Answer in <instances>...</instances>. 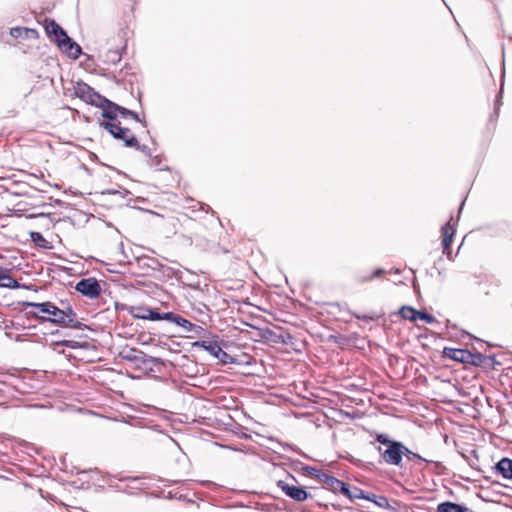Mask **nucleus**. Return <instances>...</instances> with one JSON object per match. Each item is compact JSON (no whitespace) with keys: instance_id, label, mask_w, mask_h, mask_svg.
I'll use <instances>...</instances> for the list:
<instances>
[{"instance_id":"30","label":"nucleus","mask_w":512,"mask_h":512,"mask_svg":"<svg viewBox=\"0 0 512 512\" xmlns=\"http://www.w3.org/2000/svg\"><path fill=\"white\" fill-rule=\"evenodd\" d=\"M303 470L305 471V473L307 475L316 478L317 480H319V482L321 481V478H322L321 474H326L325 472L318 470L315 467H311V466H307V465L303 466Z\"/></svg>"},{"instance_id":"9","label":"nucleus","mask_w":512,"mask_h":512,"mask_svg":"<svg viewBox=\"0 0 512 512\" xmlns=\"http://www.w3.org/2000/svg\"><path fill=\"white\" fill-rule=\"evenodd\" d=\"M65 38L63 41L58 43L57 47L63 53H65L71 59H78L82 54V49L79 44H77L72 38L68 36V34L64 35Z\"/></svg>"},{"instance_id":"41","label":"nucleus","mask_w":512,"mask_h":512,"mask_svg":"<svg viewBox=\"0 0 512 512\" xmlns=\"http://www.w3.org/2000/svg\"><path fill=\"white\" fill-rule=\"evenodd\" d=\"M59 333H60V331H59V330H55V331H52V332H51V334H52V335H56V334H59Z\"/></svg>"},{"instance_id":"42","label":"nucleus","mask_w":512,"mask_h":512,"mask_svg":"<svg viewBox=\"0 0 512 512\" xmlns=\"http://www.w3.org/2000/svg\"><path fill=\"white\" fill-rule=\"evenodd\" d=\"M353 417H354V420L357 418V412L355 410H354Z\"/></svg>"},{"instance_id":"33","label":"nucleus","mask_w":512,"mask_h":512,"mask_svg":"<svg viewBox=\"0 0 512 512\" xmlns=\"http://www.w3.org/2000/svg\"><path fill=\"white\" fill-rule=\"evenodd\" d=\"M148 262L145 264L147 267L153 269V270H159L161 267V264L159 261L155 258L148 257Z\"/></svg>"},{"instance_id":"12","label":"nucleus","mask_w":512,"mask_h":512,"mask_svg":"<svg viewBox=\"0 0 512 512\" xmlns=\"http://www.w3.org/2000/svg\"><path fill=\"white\" fill-rule=\"evenodd\" d=\"M0 287L1 288H9V289H19L25 288V285H21L15 280L10 271L6 268L0 267Z\"/></svg>"},{"instance_id":"14","label":"nucleus","mask_w":512,"mask_h":512,"mask_svg":"<svg viewBox=\"0 0 512 512\" xmlns=\"http://www.w3.org/2000/svg\"><path fill=\"white\" fill-rule=\"evenodd\" d=\"M470 351L467 349H458V348H444V354L446 357L457 361L459 363L466 364Z\"/></svg>"},{"instance_id":"13","label":"nucleus","mask_w":512,"mask_h":512,"mask_svg":"<svg viewBox=\"0 0 512 512\" xmlns=\"http://www.w3.org/2000/svg\"><path fill=\"white\" fill-rule=\"evenodd\" d=\"M454 234H455V229L453 228V226H451V223L450 221L447 222L443 227H442V236H443V240H442V246H443V253L446 254L447 256H449L450 254V245L453 241V237H454Z\"/></svg>"},{"instance_id":"10","label":"nucleus","mask_w":512,"mask_h":512,"mask_svg":"<svg viewBox=\"0 0 512 512\" xmlns=\"http://www.w3.org/2000/svg\"><path fill=\"white\" fill-rule=\"evenodd\" d=\"M138 313L133 316L137 319L150 320V321H161L165 320L166 312H160L157 309L149 307H137Z\"/></svg>"},{"instance_id":"24","label":"nucleus","mask_w":512,"mask_h":512,"mask_svg":"<svg viewBox=\"0 0 512 512\" xmlns=\"http://www.w3.org/2000/svg\"><path fill=\"white\" fill-rule=\"evenodd\" d=\"M87 103L91 104L95 107L102 108L104 106V104H107V103L109 104V99H107L106 97L102 96L101 94H99L98 92L93 90L91 97Z\"/></svg>"},{"instance_id":"21","label":"nucleus","mask_w":512,"mask_h":512,"mask_svg":"<svg viewBox=\"0 0 512 512\" xmlns=\"http://www.w3.org/2000/svg\"><path fill=\"white\" fill-rule=\"evenodd\" d=\"M30 238L31 241L38 247L43 249H51L52 246L50 243L45 239V237L40 232H30Z\"/></svg>"},{"instance_id":"19","label":"nucleus","mask_w":512,"mask_h":512,"mask_svg":"<svg viewBox=\"0 0 512 512\" xmlns=\"http://www.w3.org/2000/svg\"><path fill=\"white\" fill-rule=\"evenodd\" d=\"M44 29L48 38H50L52 35H55L57 32H59L61 36L67 34L66 31L53 19L46 18L44 20Z\"/></svg>"},{"instance_id":"11","label":"nucleus","mask_w":512,"mask_h":512,"mask_svg":"<svg viewBox=\"0 0 512 512\" xmlns=\"http://www.w3.org/2000/svg\"><path fill=\"white\" fill-rule=\"evenodd\" d=\"M496 474L501 475L506 480H512V459L503 457L493 467Z\"/></svg>"},{"instance_id":"36","label":"nucleus","mask_w":512,"mask_h":512,"mask_svg":"<svg viewBox=\"0 0 512 512\" xmlns=\"http://www.w3.org/2000/svg\"><path fill=\"white\" fill-rule=\"evenodd\" d=\"M123 480L125 481H128L130 483H139L140 484V477H127V478H124Z\"/></svg>"},{"instance_id":"29","label":"nucleus","mask_w":512,"mask_h":512,"mask_svg":"<svg viewBox=\"0 0 512 512\" xmlns=\"http://www.w3.org/2000/svg\"><path fill=\"white\" fill-rule=\"evenodd\" d=\"M385 274V270L384 269H376L372 274L370 275H359L358 276V281L361 282V283H365L369 280H372L373 278H376V277H380L381 275Z\"/></svg>"},{"instance_id":"16","label":"nucleus","mask_w":512,"mask_h":512,"mask_svg":"<svg viewBox=\"0 0 512 512\" xmlns=\"http://www.w3.org/2000/svg\"><path fill=\"white\" fill-rule=\"evenodd\" d=\"M495 356L494 355H483L482 353L476 352V353H469V357L466 364H470L473 366H482L484 364H490V362H494Z\"/></svg>"},{"instance_id":"7","label":"nucleus","mask_w":512,"mask_h":512,"mask_svg":"<svg viewBox=\"0 0 512 512\" xmlns=\"http://www.w3.org/2000/svg\"><path fill=\"white\" fill-rule=\"evenodd\" d=\"M322 478L320 483H322L325 488L331 490L334 493L340 492L350 500H352V491L348 484L343 481L337 479L336 477L329 474H321Z\"/></svg>"},{"instance_id":"43","label":"nucleus","mask_w":512,"mask_h":512,"mask_svg":"<svg viewBox=\"0 0 512 512\" xmlns=\"http://www.w3.org/2000/svg\"><path fill=\"white\" fill-rule=\"evenodd\" d=\"M355 427H356L357 429H359V428H360V425H359V424H357V423H354V428H355Z\"/></svg>"},{"instance_id":"28","label":"nucleus","mask_w":512,"mask_h":512,"mask_svg":"<svg viewBox=\"0 0 512 512\" xmlns=\"http://www.w3.org/2000/svg\"><path fill=\"white\" fill-rule=\"evenodd\" d=\"M374 497V493L365 492L364 490L354 486V499H363L370 501Z\"/></svg>"},{"instance_id":"44","label":"nucleus","mask_w":512,"mask_h":512,"mask_svg":"<svg viewBox=\"0 0 512 512\" xmlns=\"http://www.w3.org/2000/svg\"><path fill=\"white\" fill-rule=\"evenodd\" d=\"M364 319L368 321V320H372L373 317H364Z\"/></svg>"},{"instance_id":"40","label":"nucleus","mask_w":512,"mask_h":512,"mask_svg":"<svg viewBox=\"0 0 512 512\" xmlns=\"http://www.w3.org/2000/svg\"><path fill=\"white\" fill-rule=\"evenodd\" d=\"M353 401H354V404H359V403H358V401H359V402H361V403H363V400H362V399H358V398H357V397H355V396H354V398H353Z\"/></svg>"},{"instance_id":"34","label":"nucleus","mask_w":512,"mask_h":512,"mask_svg":"<svg viewBox=\"0 0 512 512\" xmlns=\"http://www.w3.org/2000/svg\"><path fill=\"white\" fill-rule=\"evenodd\" d=\"M133 148H135L136 150L142 152L146 156L150 157L152 155L150 148L148 146H146V145H140L138 141H137V145L134 146Z\"/></svg>"},{"instance_id":"2","label":"nucleus","mask_w":512,"mask_h":512,"mask_svg":"<svg viewBox=\"0 0 512 512\" xmlns=\"http://www.w3.org/2000/svg\"><path fill=\"white\" fill-rule=\"evenodd\" d=\"M375 440L381 444L375 447L380 454V462L397 467L403 466L404 444L391 439L387 434L376 433Z\"/></svg>"},{"instance_id":"6","label":"nucleus","mask_w":512,"mask_h":512,"mask_svg":"<svg viewBox=\"0 0 512 512\" xmlns=\"http://www.w3.org/2000/svg\"><path fill=\"white\" fill-rule=\"evenodd\" d=\"M75 290L90 299H96L101 294V286L96 278H83L77 282Z\"/></svg>"},{"instance_id":"23","label":"nucleus","mask_w":512,"mask_h":512,"mask_svg":"<svg viewBox=\"0 0 512 512\" xmlns=\"http://www.w3.org/2000/svg\"><path fill=\"white\" fill-rule=\"evenodd\" d=\"M417 312L415 308L411 306H402L399 310V314L405 320H410L412 322L417 321Z\"/></svg>"},{"instance_id":"26","label":"nucleus","mask_w":512,"mask_h":512,"mask_svg":"<svg viewBox=\"0 0 512 512\" xmlns=\"http://www.w3.org/2000/svg\"><path fill=\"white\" fill-rule=\"evenodd\" d=\"M369 502L373 503L375 506H377L379 508H389L390 507L389 500L385 496H378V495L374 494V497H372V500H370Z\"/></svg>"},{"instance_id":"18","label":"nucleus","mask_w":512,"mask_h":512,"mask_svg":"<svg viewBox=\"0 0 512 512\" xmlns=\"http://www.w3.org/2000/svg\"><path fill=\"white\" fill-rule=\"evenodd\" d=\"M165 315V321L176 324L178 327L182 328L184 332H187L189 330L192 322H190L186 318L174 312H166Z\"/></svg>"},{"instance_id":"35","label":"nucleus","mask_w":512,"mask_h":512,"mask_svg":"<svg viewBox=\"0 0 512 512\" xmlns=\"http://www.w3.org/2000/svg\"><path fill=\"white\" fill-rule=\"evenodd\" d=\"M65 38V36H61V34L59 32L55 33V35H52L49 39L51 41H53L56 45H58V43H60V41H63Z\"/></svg>"},{"instance_id":"17","label":"nucleus","mask_w":512,"mask_h":512,"mask_svg":"<svg viewBox=\"0 0 512 512\" xmlns=\"http://www.w3.org/2000/svg\"><path fill=\"white\" fill-rule=\"evenodd\" d=\"M10 35L13 38H22V39H31L36 38L38 36V32L32 28L26 27H13L10 29Z\"/></svg>"},{"instance_id":"32","label":"nucleus","mask_w":512,"mask_h":512,"mask_svg":"<svg viewBox=\"0 0 512 512\" xmlns=\"http://www.w3.org/2000/svg\"><path fill=\"white\" fill-rule=\"evenodd\" d=\"M187 333H192L193 336H202L205 333V329L199 325H196L194 323H191V326Z\"/></svg>"},{"instance_id":"22","label":"nucleus","mask_w":512,"mask_h":512,"mask_svg":"<svg viewBox=\"0 0 512 512\" xmlns=\"http://www.w3.org/2000/svg\"><path fill=\"white\" fill-rule=\"evenodd\" d=\"M114 109L118 110L119 111V115L122 116L123 118H132L133 120H135L136 122H139L141 123L144 127L146 126V123L145 122H142V120L139 118V115L132 111V110H129L123 106H115Z\"/></svg>"},{"instance_id":"4","label":"nucleus","mask_w":512,"mask_h":512,"mask_svg":"<svg viewBox=\"0 0 512 512\" xmlns=\"http://www.w3.org/2000/svg\"><path fill=\"white\" fill-rule=\"evenodd\" d=\"M100 127L107 130L115 139L124 142L126 147H134L137 145V138L131 133L129 128L122 127L120 122H100Z\"/></svg>"},{"instance_id":"37","label":"nucleus","mask_w":512,"mask_h":512,"mask_svg":"<svg viewBox=\"0 0 512 512\" xmlns=\"http://www.w3.org/2000/svg\"><path fill=\"white\" fill-rule=\"evenodd\" d=\"M109 54H111V55H112V56H111V60H112L113 62H115V61H119V60H120V55L118 54V52H117V51L110 52Z\"/></svg>"},{"instance_id":"1","label":"nucleus","mask_w":512,"mask_h":512,"mask_svg":"<svg viewBox=\"0 0 512 512\" xmlns=\"http://www.w3.org/2000/svg\"><path fill=\"white\" fill-rule=\"evenodd\" d=\"M62 308L57 307L50 301L46 302H28L21 303L27 319H35L40 324L46 322L57 326L73 329H83L85 324L77 320V314L70 305L61 302Z\"/></svg>"},{"instance_id":"3","label":"nucleus","mask_w":512,"mask_h":512,"mask_svg":"<svg viewBox=\"0 0 512 512\" xmlns=\"http://www.w3.org/2000/svg\"><path fill=\"white\" fill-rule=\"evenodd\" d=\"M120 357L123 360L130 362L135 369L146 372H153L155 365L163 364L162 359L149 356L136 348H128L121 351Z\"/></svg>"},{"instance_id":"25","label":"nucleus","mask_w":512,"mask_h":512,"mask_svg":"<svg viewBox=\"0 0 512 512\" xmlns=\"http://www.w3.org/2000/svg\"><path fill=\"white\" fill-rule=\"evenodd\" d=\"M54 349H56L57 347L59 346H62V347H68V348H71V349H79V348H83L85 347L86 345L85 344H81L77 341H73V340H60V341H55L52 343Z\"/></svg>"},{"instance_id":"8","label":"nucleus","mask_w":512,"mask_h":512,"mask_svg":"<svg viewBox=\"0 0 512 512\" xmlns=\"http://www.w3.org/2000/svg\"><path fill=\"white\" fill-rule=\"evenodd\" d=\"M277 486L286 496L297 502H303L309 498V493L302 486L289 485L283 480L277 481Z\"/></svg>"},{"instance_id":"20","label":"nucleus","mask_w":512,"mask_h":512,"mask_svg":"<svg viewBox=\"0 0 512 512\" xmlns=\"http://www.w3.org/2000/svg\"><path fill=\"white\" fill-rule=\"evenodd\" d=\"M115 106H119L118 104L114 103L113 101L109 100V104H104V106L101 108V116L103 118L108 119V122H113L117 120V116L119 115V111L114 109Z\"/></svg>"},{"instance_id":"15","label":"nucleus","mask_w":512,"mask_h":512,"mask_svg":"<svg viewBox=\"0 0 512 512\" xmlns=\"http://www.w3.org/2000/svg\"><path fill=\"white\" fill-rule=\"evenodd\" d=\"M93 90L94 89L91 86L84 83L83 81H78L74 85V95L86 103L90 99Z\"/></svg>"},{"instance_id":"27","label":"nucleus","mask_w":512,"mask_h":512,"mask_svg":"<svg viewBox=\"0 0 512 512\" xmlns=\"http://www.w3.org/2000/svg\"><path fill=\"white\" fill-rule=\"evenodd\" d=\"M402 450H403V456H405L409 461L418 460L420 462H428L426 459L421 457L418 453H415V452L411 451L410 449H408L405 445H404V449H402Z\"/></svg>"},{"instance_id":"31","label":"nucleus","mask_w":512,"mask_h":512,"mask_svg":"<svg viewBox=\"0 0 512 512\" xmlns=\"http://www.w3.org/2000/svg\"><path fill=\"white\" fill-rule=\"evenodd\" d=\"M417 320L425 321L428 324L436 323V318L425 311L418 310L417 312Z\"/></svg>"},{"instance_id":"5","label":"nucleus","mask_w":512,"mask_h":512,"mask_svg":"<svg viewBox=\"0 0 512 512\" xmlns=\"http://www.w3.org/2000/svg\"><path fill=\"white\" fill-rule=\"evenodd\" d=\"M217 336L212 340H199L193 343L194 347H200L218 359L223 364L235 363V359L225 352L217 341Z\"/></svg>"},{"instance_id":"39","label":"nucleus","mask_w":512,"mask_h":512,"mask_svg":"<svg viewBox=\"0 0 512 512\" xmlns=\"http://www.w3.org/2000/svg\"><path fill=\"white\" fill-rule=\"evenodd\" d=\"M104 194L107 193V194H116V193H120L119 191H116V190H107L105 192H103Z\"/></svg>"},{"instance_id":"38","label":"nucleus","mask_w":512,"mask_h":512,"mask_svg":"<svg viewBox=\"0 0 512 512\" xmlns=\"http://www.w3.org/2000/svg\"><path fill=\"white\" fill-rule=\"evenodd\" d=\"M118 248H119L120 252L124 255V244H123V242L119 243Z\"/></svg>"}]
</instances>
